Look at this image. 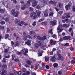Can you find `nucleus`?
<instances>
[{"label": "nucleus", "instance_id": "nucleus-1", "mask_svg": "<svg viewBox=\"0 0 75 75\" xmlns=\"http://www.w3.org/2000/svg\"><path fill=\"white\" fill-rule=\"evenodd\" d=\"M37 37V38L38 40H37V42H38L40 45H43V42H40L38 40H40L41 41H44V40H45V39H46V36H45L42 38H41L40 36L38 35H36L34 36L33 38L35 39Z\"/></svg>", "mask_w": 75, "mask_h": 75}, {"label": "nucleus", "instance_id": "nucleus-2", "mask_svg": "<svg viewBox=\"0 0 75 75\" xmlns=\"http://www.w3.org/2000/svg\"><path fill=\"white\" fill-rule=\"evenodd\" d=\"M23 39L24 41H26V40H27V39L26 38H29V39H31L32 38L31 37L30 35H26L25 33V32H24L23 33Z\"/></svg>", "mask_w": 75, "mask_h": 75}, {"label": "nucleus", "instance_id": "nucleus-3", "mask_svg": "<svg viewBox=\"0 0 75 75\" xmlns=\"http://www.w3.org/2000/svg\"><path fill=\"white\" fill-rule=\"evenodd\" d=\"M11 12L12 15L13 16H14L16 17H17L19 14V12L17 11L16 12V10L15 9H12Z\"/></svg>", "mask_w": 75, "mask_h": 75}, {"label": "nucleus", "instance_id": "nucleus-4", "mask_svg": "<svg viewBox=\"0 0 75 75\" xmlns=\"http://www.w3.org/2000/svg\"><path fill=\"white\" fill-rule=\"evenodd\" d=\"M59 24L58 27L57 28V32L58 33H61V32H62V31H63V29H62L61 28H60L59 27H63V25L61 24L60 25V22H59Z\"/></svg>", "mask_w": 75, "mask_h": 75}, {"label": "nucleus", "instance_id": "nucleus-5", "mask_svg": "<svg viewBox=\"0 0 75 75\" xmlns=\"http://www.w3.org/2000/svg\"><path fill=\"white\" fill-rule=\"evenodd\" d=\"M35 14V13L34 12H33L30 14V17L32 18L33 20L35 19V18L37 17V16Z\"/></svg>", "mask_w": 75, "mask_h": 75}, {"label": "nucleus", "instance_id": "nucleus-6", "mask_svg": "<svg viewBox=\"0 0 75 75\" xmlns=\"http://www.w3.org/2000/svg\"><path fill=\"white\" fill-rule=\"evenodd\" d=\"M24 51H25V52H24L23 53L24 55L26 56L27 55V53H28V49H25L23 47L22 48V50H21V52H24Z\"/></svg>", "mask_w": 75, "mask_h": 75}, {"label": "nucleus", "instance_id": "nucleus-7", "mask_svg": "<svg viewBox=\"0 0 75 75\" xmlns=\"http://www.w3.org/2000/svg\"><path fill=\"white\" fill-rule=\"evenodd\" d=\"M31 2L33 3L32 4V7H35L37 6V3H38V1L35 0H32Z\"/></svg>", "mask_w": 75, "mask_h": 75}, {"label": "nucleus", "instance_id": "nucleus-8", "mask_svg": "<svg viewBox=\"0 0 75 75\" xmlns=\"http://www.w3.org/2000/svg\"><path fill=\"white\" fill-rule=\"evenodd\" d=\"M50 61L52 62H55L57 61V59L55 58V56H54L50 57Z\"/></svg>", "mask_w": 75, "mask_h": 75}, {"label": "nucleus", "instance_id": "nucleus-9", "mask_svg": "<svg viewBox=\"0 0 75 75\" xmlns=\"http://www.w3.org/2000/svg\"><path fill=\"white\" fill-rule=\"evenodd\" d=\"M71 6H72V3L69 2L68 5H67L66 6L65 8L66 10H69L70 8V7H71Z\"/></svg>", "mask_w": 75, "mask_h": 75}, {"label": "nucleus", "instance_id": "nucleus-10", "mask_svg": "<svg viewBox=\"0 0 75 75\" xmlns=\"http://www.w3.org/2000/svg\"><path fill=\"white\" fill-rule=\"evenodd\" d=\"M58 55V57L57 58V59H58V60H62L63 59V57H61V54H60L59 53H58L57 54Z\"/></svg>", "mask_w": 75, "mask_h": 75}, {"label": "nucleus", "instance_id": "nucleus-11", "mask_svg": "<svg viewBox=\"0 0 75 75\" xmlns=\"http://www.w3.org/2000/svg\"><path fill=\"white\" fill-rule=\"evenodd\" d=\"M56 23L57 21H56V20H54L50 22V24L52 25H56Z\"/></svg>", "mask_w": 75, "mask_h": 75}, {"label": "nucleus", "instance_id": "nucleus-12", "mask_svg": "<svg viewBox=\"0 0 75 75\" xmlns=\"http://www.w3.org/2000/svg\"><path fill=\"white\" fill-rule=\"evenodd\" d=\"M64 16H65V18H69L70 17V13H64Z\"/></svg>", "mask_w": 75, "mask_h": 75}, {"label": "nucleus", "instance_id": "nucleus-13", "mask_svg": "<svg viewBox=\"0 0 75 75\" xmlns=\"http://www.w3.org/2000/svg\"><path fill=\"white\" fill-rule=\"evenodd\" d=\"M27 41V42H25V44H27L28 45H30L31 44L30 43L31 42V40H28Z\"/></svg>", "mask_w": 75, "mask_h": 75}, {"label": "nucleus", "instance_id": "nucleus-14", "mask_svg": "<svg viewBox=\"0 0 75 75\" xmlns=\"http://www.w3.org/2000/svg\"><path fill=\"white\" fill-rule=\"evenodd\" d=\"M14 21L15 24H19L20 22V20L18 19L17 18H15L14 19Z\"/></svg>", "mask_w": 75, "mask_h": 75}, {"label": "nucleus", "instance_id": "nucleus-15", "mask_svg": "<svg viewBox=\"0 0 75 75\" xmlns=\"http://www.w3.org/2000/svg\"><path fill=\"white\" fill-rule=\"evenodd\" d=\"M13 72L16 75H20L21 74V71L18 72L16 70H14Z\"/></svg>", "mask_w": 75, "mask_h": 75}, {"label": "nucleus", "instance_id": "nucleus-16", "mask_svg": "<svg viewBox=\"0 0 75 75\" xmlns=\"http://www.w3.org/2000/svg\"><path fill=\"white\" fill-rule=\"evenodd\" d=\"M35 13L37 14V16L40 17V14L41 13V12L38 10H36V11Z\"/></svg>", "mask_w": 75, "mask_h": 75}, {"label": "nucleus", "instance_id": "nucleus-17", "mask_svg": "<svg viewBox=\"0 0 75 75\" xmlns=\"http://www.w3.org/2000/svg\"><path fill=\"white\" fill-rule=\"evenodd\" d=\"M43 51L41 50H39L38 51V57H41V56H42V52Z\"/></svg>", "mask_w": 75, "mask_h": 75}, {"label": "nucleus", "instance_id": "nucleus-18", "mask_svg": "<svg viewBox=\"0 0 75 75\" xmlns=\"http://www.w3.org/2000/svg\"><path fill=\"white\" fill-rule=\"evenodd\" d=\"M30 3H31L30 0H29L27 1L26 5L27 7H30L31 6V4H30Z\"/></svg>", "mask_w": 75, "mask_h": 75}, {"label": "nucleus", "instance_id": "nucleus-19", "mask_svg": "<svg viewBox=\"0 0 75 75\" xmlns=\"http://www.w3.org/2000/svg\"><path fill=\"white\" fill-rule=\"evenodd\" d=\"M6 68H7V66L6 64H4L2 66V68L1 69L2 70L5 71V72H6V70L4 69H6Z\"/></svg>", "mask_w": 75, "mask_h": 75}, {"label": "nucleus", "instance_id": "nucleus-20", "mask_svg": "<svg viewBox=\"0 0 75 75\" xmlns=\"http://www.w3.org/2000/svg\"><path fill=\"white\" fill-rule=\"evenodd\" d=\"M50 42V44L52 45H54L55 44H56V41H55L54 40H52V39L51 40Z\"/></svg>", "mask_w": 75, "mask_h": 75}, {"label": "nucleus", "instance_id": "nucleus-21", "mask_svg": "<svg viewBox=\"0 0 75 75\" xmlns=\"http://www.w3.org/2000/svg\"><path fill=\"white\" fill-rule=\"evenodd\" d=\"M49 33L48 34V35L50 37V36H51V35L52 34V29H51L49 31Z\"/></svg>", "mask_w": 75, "mask_h": 75}, {"label": "nucleus", "instance_id": "nucleus-22", "mask_svg": "<svg viewBox=\"0 0 75 75\" xmlns=\"http://www.w3.org/2000/svg\"><path fill=\"white\" fill-rule=\"evenodd\" d=\"M70 38L71 37L69 36H64L63 37V39L64 40H69Z\"/></svg>", "mask_w": 75, "mask_h": 75}, {"label": "nucleus", "instance_id": "nucleus-23", "mask_svg": "<svg viewBox=\"0 0 75 75\" xmlns=\"http://www.w3.org/2000/svg\"><path fill=\"white\" fill-rule=\"evenodd\" d=\"M26 5H23L22 6V7H21V10H25V8L26 7Z\"/></svg>", "mask_w": 75, "mask_h": 75}, {"label": "nucleus", "instance_id": "nucleus-24", "mask_svg": "<svg viewBox=\"0 0 75 75\" xmlns=\"http://www.w3.org/2000/svg\"><path fill=\"white\" fill-rule=\"evenodd\" d=\"M6 71L4 70H2L1 71H0V74L1 75H4V73Z\"/></svg>", "mask_w": 75, "mask_h": 75}, {"label": "nucleus", "instance_id": "nucleus-25", "mask_svg": "<svg viewBox=\"0 0 75 75\" xmlns=\"http://www.w3.org/2000/svg\"><path fill=\"white\" fill-rule=\"evenodd\" d=\"M26 62L28 64V65H31V64H32V62H31L30 61H28Z\"/></svg>", "mask_w": 75, "mask_h": 75}, {"label": "nucleus", "instance_id": "nucleus-26", "mask_svg": "<svg viewBox=\"0 0 75 75\" xmlns=\"http://www.w3.org/2000/svg\"><path fill=\"white\" fill-rule=\"evenodd\" d=\"M15 7L17 10H19L20 9V5H16L15 6Z\"/></svg>", "mask_w": 75, "mask_h": 75}, {"label": "nucleus", "instance_id": "nucleus-27", "mask_svg": "<svg viewBox=\"0 0 75 75\" xmlns=\"http://www.w3.org/2000/svg\"><path fill=\"white\" fill-rule=\"evenodd\" d=\"M9 37V35L8 34H6L5 36V39H7Z\"/></svg>", "mask_w": 75, "mask_h": 75}, {"label": "nucleus", "instance_id": "nucleus-28", "mask_svg": "<svg viewBox=\"0 0 75 75\" xmlns=\"http://www.w3.org/2000/svg\"><path fill=\"white\" fill-rule=\"evenodd\" d=\"M4 35H0V41L1 40V38H4Z\"/></svg>", "mask_w": 75, "mask_h": 75}, {"label": "nucleus", "instance_id": "nucleus-29", "mask_svg": "<svg viewBox=\"0 0 75 75\" xmlns=\"http://www.w3.org/2000/svg\"><path fill=\"white\" fill-rule=\"evenodd\" d=\"M4 20H5L6 22H8L9 21V18L8 17L6 18H5Z\"/></svg>", "mask_w": 75, "mask_h": 75}, {"label": "nucleus", "instance_id": "nucleus-30", "mask_svg": "<svg viewBox=\"0 0 75 75\" xmlns=\"http://www.w3.org/2000/svg\"><path fill=\"white\" fill-rule=\"evenodd\" d=\"M53 65L54 67H57V66H58V64L57 63H54Z\"/></svg>", "mask_w": 75, "mask_h": 75}, {"label": "nucleus", "instance_id": "nucleus-31", "mask_svg": "<svg viewBox=\"0 0 75 75\" xmlns=\"http://www.w3.org/2000/svg\"><path fill=\"white\" fill-rule=\"evenodd\" d=\"M35 48H38L39 47V45H38V44L36 43L35 44Z\"/></svg>", "mask_w": 75, "mask_h": 75}, {"label": "nucleus", "instance_id": "nucleus-32", "mask_svg": "<svg viewBox=\"0 0 75 75\" xmlns=\"http://www.w3.org/2000/svg\"><path fill=\"white\" fill-rule=\"evenodd\" d=\"M5 10L4 9H1L0 10V12L1 13H4Z\"/></svg>", "mask_w": 75, "mask_h": 75}, {"label": "nucleus", "instance_id": "nucleus-33", "mask_svg": "<svg viewBox=\"0 0 75 75\" xmlns=\"http://www.w3.org/2000/svg\"><path fill=\"white\" fill-rule=\"evenodd\" d=\"M44 13L45 17H47L48 16V13L47 12H44Z\"/></svg>", "mask_w": 75, "mask_h": 75}, {"label": "nucleus", "instance_id": "nucleus-34", "mask_svg": "<svg viewBox=\"0 0 75 75\" xmlns=\"http://www.w3.org/2000/svg\"><path fill=\"white\" fill-rule=\"evenodd\" d=\"M31 34H35V33L34 31H30L29 32Z\"/></svg>", "mask_w": 75, "mask_h": 75}, {"label": "nucleus", "instance_id": "nucleus-35", "mask_svg": "<svg viewBox=\"0 0 75 75\" xmlns=\"http://www.w3.org/2000/svg\"><path fill=\"white\" fill-rule=\"evenodd\" d=\"M12 1H13V3L14 4H17V1L16 0H11Z\"/></svg>", "mask_w": 75, "mask_h": 75}, {"label": "nucleus", "instance_id": "nucleus-36", "mask_svg": "<svg viewBox=\"0 0 75 75\" xmlns=\"http://www.w3.org/2000/svg\"><path fill=\"white\" fill-rule=\"evenodd\" d=\"M63 27H65L67 28V27H68V25L66 24H64L63 25Z\"/></svg>", "mask_w": 75, "mask_h": 75}, {"label": "nucleus", "instance_id": "nucleus-37", "mask_svg": "<svg viewBox=\"0 0 75 75\" xmlns=\"http://www.w3.org/2000/svg\"><path fill=\"white\" fill-rule=\"evenodd\" d=\"M18 45V42H16L15 44V47H17Z\"/></svg>", "mask_w": 75, "mask_h": 75}, {"label": "nucleus", "instance_id": "nucleus-38", "mask_svg": "<svg viewBox=\"0 0 75 75\" xmlns=\"http://www.w3.org/2000/svg\"><path fill=\"white\" fill-rule=\"evenodd\" d=\"M27 69L25 68H22V71L23 72H25L26 71Z\"/></svg>", "mask_w": 75, "mask_h": 75}, {"label": "nucleus", "instance_id": "nucleus-39", "mask_svg": "<svg viewBox=\"0 0 75 75\" xmlns=\"http://www.w3.org/2000/svg\"><path fill=\"white\" fill-rule=\"evenodd\" d=\"M0 29H1V30H4V26H0Z\"/></svg>", "mask_w": 75, "mask_h": 75}, {"label": "nucleus", "instance_id": "nucleus-40", "mask_svg": "<svg viewBox=\"0 0 75 75\" xmlns=\"http://www.w3.org/2000/svg\"><path fill=\"white\" fill-rule=\"evenodd\" d=\"M29 10L30 11H33V8L31 7H30L29 8Z\"/></svg>", "mask_w": 75, "mask_h": 75}, {"label": "nucleus", "instance_id": "nucleus-41", "mask_svg": "<svg viewBox=\"0 0 75 75\" xmlns=\"http://www.w3.org/2000/svg\"><path fill=\"white\" fill-rule=\"evenodd\" d=\"M36 24H37V22L35 21H34L33 22L32 25L33 26H35Z\"/></svg>", "mask_w": 75, "mask_h": 75}, {"label": "nucleus", "instance_id": "nucleus-42", "mask_svg": "<svg viewBox=\"0 0 75 75\" xmlns=\"http://www.w3.org/2000/svg\"><path fill=\"white\" fill-rule=\"evenodd\" d=\"M0 24L1 25H4V24H5V22L4 21H2L0 22Z\"/></svg>", "mask_w": 75, "mask_h": 75}, {"label": "nucleus", "instance_id": "nucleus-43", "mask_svg": "<svg viewBox=\"0 0 75 75\" xmlns=\"http://www.w3.org/2000/svg\"><path fill=\"white\" fill-rule=\"evenodd\" d=\"M58 6L61 8V6H62V4H61L60 3H59L58 4Z\"/></svg>", "mask_w": 75, "mask_h": 75}, {"label": "nucleus", "instance_id": "nucleus-44", "mask_svg": "<svg viewBox=\"0 0 75 75\" xmlns=\"http://www.w3.org/2000/svg\"><path fill=\"white\" fill-rule=\"evenodd\" d=\"M41 24L43 25H47V23L45 22H42L41 23Z\"/></svg>", "mask_w": 75, "mask_h": 75}, {"label": "nucleus", "instance_id": "nucleus-45", "mask_svg": "<svg viewBox=\"0 0 75 75\" xmlns=\"http://www.w3.org/2000/svg\"><path fill=\"white\" fill-rule=\"evenodd\" d=\"M53 15H54V13H53V12H52L50 13L49 14V16H53Z\"/></svg>", "mask_w": 75, "mask_h": 75}, {"label": "nucleus", "instance_id": "nucleus-46", "mask_svg": "<svg viewBox=\"0 0 75 75\" xmlns=\"http://www.w3.org/2000/svg\"><path fill=\"white\" fill-rule=\"evenodd\" d=\"M67 20H68V19H67L65 20H62V22L63 23H65Z\"/></svg>", "mask_w": 75, "mask_h": 75}, {"label": "nucleus", "instance_id": "nucleus-47", "mask_svg": "<svg viewBox=\"0 0 75 75\" xmlns=\"http://www.w3.org/2000/svg\"><path fill=\"white\" fill-rule=\"evenodd\" d=\"M29 12L28 11H26L24 13V14L25 15H27L28 14Z\"/></svg>", "mask_w": 75, "mask_h": 75}, {"label": "nucleus", "instance_id": "nucleus-48", "mask_svg": "<svg viewBox=\"0 0 75 75\" xmlns=\"http://www.w3.org/2000/svg\"><path fill=\"white\" fill-rule=\"evenodd\" d=\"M49 60V58L46 57L45 58V61L46 62H47Z\"/></svg>", "mask_w": 75, "mask_h": 75}, {"label": "nucleus", "instance_id": "nucleus-49", "mask_svg": "<svg viewBox=\"0 0 75 75\" xmlns=\"http://www.w3.org/2000/svg\"><path fill=\"white\" fill-rule=\"evenodd\" d=\"M42 3H44V4H46V3H47V2L44 0H42Z\"/></svg>", "mask_w": 75, "mask_h": 75}, {"label": "nucleus", "instance_id": "nucleus-50", "mask_svg": "<svg viewBox=\"0 0 75 75\" xmlns=\"http://www.w3.org/2000/svg\"><path fill=\"white\" fill-rule=\"evenodd\" d=\"M58 13L59 14L61 15L63 13V12L62 11H60L58 12Z\"/></svg>", "mask_w": 75, "mask_h": 75}, {"label": "nucleus", "instance_id": "nucleus-51", "mask_svg": "<svg viewBox=\"0 0 75 75\" xmlns=\"http://www.w3.org/2000/svg\"><path fill=\"white\" fill-rule=\"evenodd\" d=\"M8 49H6L4 50V52L5 53H7V52H8Z\"/></svg>", "mask_w": 75, "mask_h": 75}, {"label": "nucleus", "instance_id": "nucleus-52", "mask_svg": "<svg viewBox=\"0 0 75 75\" xmlns=\"http://www.w3.org/2000/svg\"><path fill=\"white\" fill-rule=\"evenodd\" d=\"M69 43H67L65 44L64 45V46H65V47H68V45H69Z\"/></svg>", "mask_w": 75, "mask_h": 75}, {"label": "nucleus", "instance_id": "nucleus-53", "mask_svg": "<svg viewBox=\"0 0 75 75\" xmlns=\"http://www.w3.org/2000/svg\"><path fill=\"white\" fill-rule=\"evenodd\" d=\"M58 74L59 75H61L62 74V71H59L58 72Z\"/></svg>", "mask_w": 75, "mask_h": 75}, {"label": "nucleus", "instance_id": "nucleus-54", "mask_svg": "<svg viewBox=\"0 0 75 75\" xmlns=\"http://www.w3.org/2000/svg\"><path fill=\"white\" fill-rule=\"evenodd\" d=\"M21 24L23 25V24H24V23H25V22L23 21H21Z\"/></svg>", "mask_w": 75, "mask_h": 75}, {"label": "nucleus", "instance_id": "nucleus-55", "mask_svg": "<svg viewBox=\"0 0 75 75\" xmlns=\"http://www.w3.org/2000/svg\"><path fill=\"white\" fill-rule=\"evenodd\" d=\"M5 57L6 58H9L10 57V55H8V56H5Z\"/></svg>", "mask_w": 75, "mask_h": 75}, {"label": "nucleus", "instance_id": "nucleus-56", "mask_svg": "<svg viewBox=\"0 0 75 75\" xmlns=\"http://www.w3.org/2000/svg\"><path fill=\"white\" fill-rule=\"evenodd\" d=\"M39 66V64H36L35 67L36 69H37L38 68V66Z\"/></svg>", "mask_w": 75, "mask_h": 75}, {"label": "nucleus", "instance_id": "nucleus-57", "mask_svg": "<svg viewBox=\"0 0 75 75\" xmlns=\"http://www.w3.org/2000/svg\"><path fill=\"white\" fill-rule=\"evenodd\" d=\"M72 10L74 12H75V6H73L72 8Z\"/></svg>", "mask_w": 75, "mask_h": 75}, {"label": "nucleus", "instance_id": "nucleus-58", "mask_svg": "<svg viewBox=\"0 0 75 75\" xmlns=\"http://www.w3.org/2000/svg\"><path fill=\"white\" fill-rule=\"evenodd\" d=\"M31 74L32 75H36V73L34 72H31Z\"/></svg>", "mask_w": 75, "mask_h": 75}, {"label": "nucleus", "instance_id": "nucleus-59", "mask_svg": "<svg viewBox=\"0 0 75 75\" xmlns=\"http://www.w3.org/2000/svg\"><path fill=\"white\" fill-rule=\"evenodd\" d=\"M42 68H45V67L46 66L45 65V64H42Z\"/></svg>", "mask_w": 75, "mask_h": 75}, {"label": "nucleus", "instance_id": "nucleus-60", "mask_svg": "<svg viewBox=\"0 0 75 75\" xmlns=\"http://www.w3.org/2000/svg\"><path fill=\"white\" fill-rule=\"evenodd\" d=\"M26 74V75H29L30 74V71H27Z\"/></svg>", "mask_w": 75, "mask_h": 75}, {"label": "nucleus", "instance_id": "nucleus-61", "mask_svg": "<svg viewBox=\"0 0 75 75\" xmlns=\"http://www.w3.org/2000/svg\"><path fill=\"white\" fill-rule=\"evenodd\" d=\"M17 54H18V55H21V53L19 52H17Z\"/></svg>", "mask_w": 75, "mask_h": 75}, {"label": "nucleus", "instance_id": "nucleus-62", "mask_svg": "<svg viewBox=\"0 0 75 75\" xmlns=\"http://www.w3.org/2000/svg\"><path fill=\"white\" fill-rule=\"evenodd\" d=\"M14 61H15V62H17L19 60L18 59L16 58V59H15Z\"/></svg>", "mask_w": 75, "mask_h": 75}, {"label": "nucleus", "instance_id": "nucleus-63", "mask_svg": "<svg viewBox=\"0 0 75 75\" xmlns=\"http://www.w3.org/2000/svg\"><path fill=\"white\" fill-rule=\"evenodd\" d=\"M43 20H44V18H42V19H40L39 21V22H41V21H43Z\"/></svg>", "mask_w": 75, "mask_h": 75}, {"label": "nucleus", "instance_id": "nucleus-64", "mask_svg": "<svg viewBox=\"0 0 75 75\" xmlns=\"http://www.w3.org/2000/svg\"><path fill=\"white\" fill-rule=\"evenodd\" d=\"M53 3H54V1H51L50 2V4H53Z\"/></svg>", "mask_w": 75, "mask_h": 75}]
</instances>
